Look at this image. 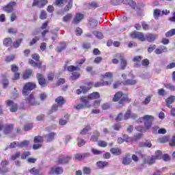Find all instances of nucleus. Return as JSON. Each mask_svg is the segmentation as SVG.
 Instances as JSON below:
<instances>
[{"instance_id": "1", "label": "nucleus", "mask_w": 175, "mask_h": 175, "mask_svg": "<svg viewBox=\"0 0 175 175\" xmlns=\"http://www.w3.org/2000/svg\"><path fill=\"white\" fill-rule=\"evenodd\" d=\"M141 157L143 159L144 163L152 165V163H155V161H157V159H162V152L161 150H158L156 152L155 155L152 156L151 158L144 154H142Z\"/></svg>"}, {"instance_id": "2", "label": "nucleus", "mask_w": 175, "mask_h": 175, "mask_svg": "<svg viewBox=\"0 0 175 175\" xmlns=\"http://www.w3.org/2000/svg\"><path fill=\"white\" fill-rule=\"evenodd\" d=\"M152 121H154V116L150 115H146L139 119V122H144L145 128L146 129H150V128H151Z\"/></svg>"}, {"instance_id": "3", "label": "nucleus", "mask_w": 175, "mask_h": 175, "mask_svg": "<svg viewBox=\"0 0 175 175\" xmlns=\"http://www.w3.org/2000/svg\"><path fill=\"white\" fill-rule=\"evenodd\" d=\"M66 3H68V5H66ZM55 5H56V6H62L63 5H66L64 10L65 12H68L69 9L72 8V0H56L55 1Z\"/></svg>"}, {"instance_id": "4", "label": "nucleus", "mask_w": 175, "mask_h": 175, "mask_svg": "<svg viewBox=\"0 0 175 175\" xmlns=\"http://www.w3.org/2000/svg\"><path fill=\"white\" fill-rule=\"evenodd\" d=\"M120 99L121 100H120ZM118 100H120V105H123L124 102H128V96H123L122 92H118L114 95L113 98V102H118Z\"/></svg>"}, {"instance_id": "5", "label": "nucleus", "mask_w": 175, "mask_h": 175, "mask_svg": "<svg viewBox=\"0 0 175 175\" xmlns=\"http://www.w3.org/2000/svg\"><path fill=\"white\" fill-rule=\"evenodd\" d=\"M36 88V84L33 83L28 82L25 83V85L23 87V94L25 96L28 95V94H29V92H31L32 90H35Z\"/></svg>"}, {"instance_id": "6", "label": "nucleus", "mask_w": 175, "mask_h": 175, "mask_svg": "<svg viewBox=\"0 0 175 175\" xmlns=\"http://www.w3.org/2000/svg\"><path fill=\"white\" fill-rule=\"evenodd\" d=\"M32 58H33V59H35V61H37V62L32 59H29V62L30 65L31 66H34L36 68H41L42 62H38V61H39V58H40L39 55H38V53H34L33 55H32Z\"/></svg>"}, {"instance_id": "7", "label": "nucleus", "mask_w": 175, "mask_h": 175, "mask_svg": "<svg viewBox=\"0 0 175 175\" xmlns=\"http://www.w3.org/2000/svg\"><path fill=\"white\" fill-rule=\"evenodd\" d=\"M81 102H82L83 105L78 104L75 106V108L77 109V110L84 109V107H91L92 106L91 104H90V101L87 100V97H81Z\"/></svg>"}, {"instance_id": "8", "label": "nucleus", "mask_w": 175, "mask_h": 175, "mask_svg": "<svg viewBox=\"0 0 175 175\" xmlns=\"http://www.w3.org/2000/svg\"><path fill=\"white\" fill-rule=\"evenodd\" d=\"M131 36L132 39H138L140 42L146 41V36L142 32L133 31L131 33Z\"/></svg>"}, {"instance_id": "9", "label": "nucleus", "mask_w": 175, "mask_h": 175, "mask_svg": "<svg viewBox=\"0 0 175 175\" xmlns=\"http://www.w3.org/2000/svg\"><path fill=\"white\" fill-rule=\"evenodd\" d=\"M29 146V141H23L21 143L18 142H13L10 144V148H16V147H20L21 148H23L24 147H28Z\"/></svg>"}, {"instance_id": "10", "label": "nucleus", "mask_w": 175, "mask_h": 175, "mask_svg": "<svg viewBox=\"0 0 175 175\" xmlns=\"http://www.w3.org/2000/svg\"><path fill=\"white\" fill-rule=\"evenodd\" d=\"M43 142V137L41 136H37L34 138L35 144L33 146V150H38V148H40L42 147V144L40 143Z\"/></svg>"}, {"instance_id": "11", "label": "nucleus", "mask_w": 175, "mask_h": 175, "mask_svg": "<svg viewBox=\"0 0 175 175\" xmlns=\"http://www.w3.org/2000/svg\"><path fill=\"white\" fill-rule=\"evenodd\" d=\"M3 129V132L5 135H8L13 131V125L12 124H6L5 126H3L2 123H0V131H2Z\"/></svg>"}, {"instance_id": "12", "label": "nucleus", "mask_w": 175, "mask_h": 175, "mask_svg": "<svg viewBox=\"0 0 175 175\" xmlns=\"http://www.w3.org/2000/svg\"><path fill=\"white\" fill-rule=\"evenodd\" d=\"M116 58L121 60L120 69L124 70L126 66V60L124 59V53H118L116 55Z\"/></svg>"}, {"instance_id": "13", "label": "nucleus", "mask_w": 175, "mask_h": 175, "mask_svg": "<svg viewBox=\"0 0 175 175\" xmlns=\"http://www.w3.org/2000/svg\"><path fill=\"white\" fill-rule=\"evenodd\" d=\"M6 105L10 107V110L12 113H16V111L18 109V107H17V104L14 103L12 100H7Z\"/></svg>"}, {"instance_id": "14", "label": "nucleus", "mask_w": 175, "mask_h": 175, "mask_svg": "<svg viewBox=\"0 0 175 175\" xmlns=\"http://www.w3.org/2000/svg\"><path fill=\"white\" fill-rule=\"evenodd\" d=\"M64 169L59 167H55L50 169L49 174H61L63 173Z\"/></svg>"}, {"instance_id": "15", "label": "nucleus", "mask_w": 175, "mask_h": 175, "mask_svg": "<svg viewBox=\"0 0 175 175\" xmlns=\"http://www.w3.org/2000/svg\"><path fill=\"white\" fill-rule=\"evenodd\" d=\"M44 5H47V0H34L33 6H38V8H43Z\"/></svg>"}, {"instance_id": "16", "label": "nucleus", "mask_w": 175, "mask_h": 175, "mask_svg": "<svg viewBox=\"0 0 175 175\" xmlns=\"http://www.w3.org/2000/svg\"><path fill=\"white\" fill-rule=\"evenodd\" d=\"M37 79L38 80V83L42 87H44L45 85H47V81H46V79H44V77H43V75L38 73L37 74Z\"/></svg>"}, {"instance_id": "17", "label": "nucleus", "mask_w": 175, "mask_h": 175, "mask_svg": "<svg viewBox=\"0 0 175 175\" xmlns=\"http://www.w3.org/2000/svg\"><path fill=\"white\" fill-rule=\"evenodd\" d=\"M83 18H84L83 14L81 13L77 14L72 21V24H79V23H80Z\"/></svg>"}, {"instance_id": "18", "label": "nucleus", "mask_w": 175, "mask_h": 175, "mask_svg": "<svg viewBox=\"0 0 175 175\" xmlns=\"http://www.w3.org/2000/svg\"><path fill=\"white\" fill-rule=\"evenodd\" d=\"M72 157L66 155H62L59 158V163H68Z\"/></svg>"}, {"instance_id": "19", "label": "nucleus", "mask_w": 175, "mask_h": 175, "mask_svg": "<svg viewBox=\"0 0 175 175\" xmlns=\"http://www.w3.org/2000/svg\"><path fill=\"white\" fill-rule=\"evenodd\" d=\"M13 6H16V2L10 3L7 6L4 7L3 10L7 13H10L13 11Z\"/></svg>"}, {"instance_id": "20", "label": "nucleus", "mask_w": 175, "mask_h": 175, "mask_svg": "<svg viewBox=\"0 0 175 175\" xmlns=\"http://www.w3.org/2000/svg\"><path fill=\"white\" fill-rule=\"evenodd\" d=\"M100 98V95H99V93L98 92H93L88 95L87 100H94V99H99Z\"/></svg>"}, {"instance_id": "21", "label": "nucleus", "mask_w": 175, "mask_h": 175, "mask_svg": "<svg viewBox=\"0 0 175 175\" xmlns=\"http://www.w3.org/2000/svg\"><path fill=\"white\" fill-rule=\"evenodd\" d=\"M175 100V96H171L169 98H167L165 100L166 103H167V107H169V109H172V103H173V102H174Z\"/></svg>"}, {"instance_id": "22", "label": "nucleus", "mask_w": 175, "mask_h": 175, "mask_svg": "<svg viewBox=\"0 0 175 175\" xmlns=\"http://www.w3.org/2000/svg\"><path fill=\"white\" fill-rule=\"evenodd\" d=\"M167 52V48L165 46H162L160 48L156 49L154 51L155 54H162V53Z\"/></svg>"}, {"instance_id": "23", "label": "nucleus", "mask_w": 175, "mask_h": 175, "mask_svg": "<svg viewBox=\"0 0 175 175\" xmlns=\"http://www.w3.org/2000/svg\"><path fill=\"white\" fill-rule=\"evenodd\" d=\"M136 117H137V116H136V114H135V113H131V111L130 110H128L126 112V113H125V115H124V120H128V119H129V118H136Z\"/></svg>"}, {"instance_id": "24", "label": "nucleus", "mask_w": 175, "mask_h": 175, "mask_svg": "<svg viewBox=\"0 0 175 175\" xmlns=\"http://www.w3.org/2000/svg\"><path fill=\"white\" fill-rule=\"evenodd\" d=\"M90 88H87L85 86L83 87H80L79 89L77 90V95H80V94L83 93V94H85V92H88V90H90Z\"/></svg>"}, {"instance_id": "25", "label": "nucleus", "mask_w": 175, "mask_h": 175, "mask_svg": "<svg viewBox=\"0 0 175 175\" xmlns=\"http://www.w3.org/2000/svg\"><path fill=\"white\" fill-rule=\"evenodd\" d=\"M86 157H90V153L77 154H75V159L81 161V159H84V158H86Z\"/></svg>"}, {"instance_id": "26", "label": "nucleus", "mask_w": 175, "mask_h": 175, "mask_svg": "<svg viewBox=\"0 0 175 175\" xmlns=\"http://www.w3.org/2000/svg\"><path fill=\"white\" fill-rule=\"evenodd\" d=\"M146 40L148 42H154L157 39V36L153 34H147L145 36Z\"/></svg>"}, {"instance_id": "27", "label": "nucleus", "mask_w": 175, "mask_h": 175, "mask_svg": "<svg viewBox=\"0 0 175 175\" xmlns=\"http://www.w3.org/2000/svg\"><path fill=\"white\" fill-rule=\"evenodd\" d=\"M96 165L98 169H103V167H105V166H109V163L106 161H98L97 162Z\"/></svg>"}, {"instance_id": "28", "label": "nucleus", "mask_w": 175, "mask_h": 175, "mask_svg": "<svg viewBox=\"0 0 175 175\" xmlns=\"http://www.w3.org/2000/svg\"><path fill=\"white\" fill-rule=\"evenodd\" d=\"M56 103H57L58 106H62L65 103V99L62 96H59L55 99Z\"/></svg>"}, {"instance_id": "29", "label": "nucleus", "mask_w": 175, "mask_h": 175, "mask_svg": "<svg viewBox=\"0 0 175 175\" xmlns=\"http://www.w3.org/2000/svg\"><path fill=\"white\" fill-rule=\"evenodd\" d=\"M110 151L113 155H121V150L118 148H113Z\"/></svg>"}, {"instance_id": "30", "label": "nucleus", "mask_w": 175, "mask_h": 175, "mask_svg": "<svg viewBox=\"0 0 175 175\" xmlns=\"http://www.w3.org/2000/svg\"><path fill=\"white\" fill-rule=\"evenodd\" d=\"M79 77H80V73L77 72H74L72 73V75L70 79L72 81H75V80H77Z\"/></svg>"}, {"instance_id": "31", "label": "nucleus", "mask_w": 175, "mask_h": 175, "mask_svg": "<svg viewBox=\"0 0 175 175\" xmlns=\"http://www.w3.org/2000/svg\"><path fill=\"white\" fill-rule=\"evenodd\" d=\"M164 87L167 88V90H170V91H175V86L172 83H164Z\"/></svg>"}, {"instance_id": "32", "label": "nucleus", "mask_w": 175, "mask_h": 175, "mask_svg": "<svg viewBox=\"0 0 175 175\" xmlns=\"http://www.w3.org/2000/svg\"><path fill=\"white\" fill-rule=\"evenodd\" d=\"M32 75V70H27L23 73V79L26 80V79H29L30 76Z\"/></svg>"}, {"instance_id": "33", "label": "nucleus", "mask_w": 175, "mask_h": 175, "mask_svg": "<svg viewBox=\"0 0 175 175\" xmlns=\"http://www.w3.org/2000/svg\"><path fill=\"white\" fill-rule=\"evenodd\" d=\"M28 102L32 106H35L36 105V102L35 101V98H33V95L31 94L28 98Z\"/></svg>"}, {"instance_id": "34", "label": "nucleus", "mask_w": 175, "mask_h": 175, "mask_svg": "<svg viewBox=\"0 0 175 175\" xmlns=\"http://www.w3.org/2000/svg\"><path fill=\"white\" fill-rule=\"evenodd\" d=\"M161 16H163L162 11L160 10L156 9L154 10V18H158V17H161Z\"/></svg>"}, {"instance_id": "35", "label": "nucleus", "mask_w": 175, "mask_h": 175, "mask_svg": "<svg viewBox=\"0 0 175 175\" xmlns=\"http://www.w3.org/2000/svg\"><path fill=\"white\" fill-rule=\"evenodd\" d=\"M12 42H13V41L12 40V38H5L4 40L3 44H4V46H6L7 47H9V46H10Z\"/></svg>"}, {"instance_id": "36", "label": "nucleus", "mask_w": 175, "mask_h": 175, "mask_svg": "<svg viewBox=\"0 0 175 175\" xmlns=\"http://www.w3.org/2000/svg\"><path fill=\"white\" fill-rule=\"evenodd\" d=\"M111 82H97L94 84V87H102L103 85H109V84H111Z\"/></svg>"}, {"instance_id": "37", "label": "nucleus", "mask_w": 175, "mask_h": 175, "mask_svg": "<svg viewBox=\"0 0 175 175\" xmlns=\"http://www.w3.org/2000/svg\"><path fill=\"white\" fill-rule=\"evenodd\" d=\"M136 83V80L133 79H129L124 82V85H133Z\"/></svg>"}, {"instance_id": "38", "label": "nucleus", "mask_w": 175, "mask_h": 175, "mask_svg": "<svg viewBox=\"0 0 175 175\" xmlns=\"http://www.w3.org/2000/svg\"><path fill=\"white\" fill-rule=\"evenodd\" d=\"M66 48V43L65 42H62L60 43V46L57 47V50L58 52L62 51V50H65Z\"/></svg>"}, {"instance_id": "39", "label": "nucleus", "mask_w": 175, "mask_h": 175, "mask_svg": "<svg viewBox=\"0 0 175 175\" xmlns=\"http://www.w3.org/2000/svg\"><path fill=\"white\" fill-rule=\"evenodd\" d=\"M72 14H68L63 18V21L64 23H68V21H70L72 19Z\"/></svg>"}, {"instance_id": "40", "label": "nucleus", "mask_w": 175, "mask_h": 175, "mask_svg": "<svg viewBox=\"0 0 175 175\" xmlns=\"http://www.w3.org/2000/svg\"><path fill=\"white\" fill-rule=\"evenodd\" d=\"M54 136H55L54 133H50L48 135H46V142H49L53 141Z\"/></svg>"}, {"instance_id": "41", "label": "nucleus", "mask_w": 175, "mask_h": 175, "mask_svg": "<svg viewBox=\"0 0 175 175\" xmlns=\"http://www.w3.org/2000/svg\"><path fill=\"white\" fill-rule=\"evenodd\" d=\"M113 77V73L111 72H106L105 75L103 76V79L105 80H109Z\"/></svg>"}, {"instance_id": "42", "label": "nucleus", "mask_w": 175, "mask_h": 175, "mask_svg": "<svg viewBox=\"0 0 175 175\" xmlns=\"http://www.w3.org/2000/svg\"><path fill=\"white\" fill-rule=\"evenodd\" d=\"M131 138H124L122 139V137H119L118 139V143H119V144H121L122 143H124V142H126L127 143L131 142Z\"/></svg>"}, {"instance_id": "43", "label": "nucleus", "mask_w": 175, "mask_h": 175, "mask_svg": "<svg viewBox=\"0 0 175 175\" xmlns=\"http://www.w3.org/2000/svg\"><path fill=\"white\" fill-rule=\"evenodd\" d=\"M68 72H75V70H80V68L75 66H70L68 67Z\"/></svg>"}, {"instance_id": "44", "label": "nucleus", "mask_w": 175, "mask_h": 175, "mask_svg": "<svg viewBox=\"0 0 175 175\" xmlns=\"http://www.w3.org/2000/svg\"><path fill=\"white\" fill-rule=\"evenodd\" d=\"M132 162V159L129 157H124L122 161L123 165H129Z\"/></svg>"}, {"instance_id": "45", "label": "nucleus", "mask_w": 175, "mask_h": 175, "mask_svg": "<svg viewBox=\"0 0 175 175\" xmlns=\"http://www.w3.org/2000/svg\"><path fill=\"white\" fill-rule=\"evenodd\" d=\"M173 35H175V29H172L165 33L167 38H170V36H173Z\"/></svg>"}, {"instance_id": "46", "label": "nucleus", "mask_w": 175, "mask_h": 175, "mask_svg": "<svg viewBox=\"0 0 175 175\" xmlns=\"http://www.w3.org/2000/svg\"><path fill=\"white\" fill-rule=\"evenodd\" d=\"M89 25L91 28H95V27L98 25V22L96 21V20L91 21L89 23Z\"/></svg>"}, {"instance_id": "47", "label": "nucleus", "mask_w": 175, "mask_h": 175, "mask_svg": "<svg viewBox=\"0 0 175 175\" xmlns=\"http://www.w3.org/2000/svg\"><path fill=\"white\" fill-rule=\"evenodd\" d=\"M99 133H96V135L92 136L90 140L91 142H98V137H99Z\"/></svg>"}, {"instance_id": "48", "label": "nucleus", "mask_w": 175, "mask_h": 175, "mask_svg": "<svg viewBox=\"0 0 175 175\" xmlns=\"http://www.w3.org/2000/svg\"><path fill=\"white\" fill-rule=\"evenodd\" d=\"M21 42H23V38L18 39L16 42H14V47L17 49L21 44Z\"/></svg>"}, {"instance_id": "49", "label": "nucleus", "mask_w": 175, "mask_h": 175, "mask_svg": "<svg viewBox=\"0 0 175 175\" xmlns=\"http://www.w3.org/2000/svg\"><path fill=\"white\" fill-rule=\"evenodd\" d=\"M123 3H128L129 5H130V6H135V5H136L135 3L133 2V1L132 0H124L123 1Z\"/></svg>"}, {"instance_id": "50", "label": "nucleus", "mask_w": 175, "mask_h": 175, "mask_svg": "<svg viewBox=\"0 0 175 175\" xmlns=\"http://www.w3.org/2000/svg\"><path fill=\"white\" fill-rule=\"evenodd\" d=\"M94 35L96 38H98V39H103V34L100 31H95Z\"/></svg>"}, {"instance_id": "51", "label": "nucleus", "mask_w": 175, "mask_h": 175, "mask_svg": "<svg viewBox=\"0 0 175 175\" xmlns=\"http://www.w3.org/2000/svg\"><path fill=\"white\" fill-rule=\"evenodd\" d=\"M40 40V38L38 36L35 37L34 38L32 39L31 42H30L29 45L33 46V44H35V43H36V42H38Z\"/></svg>"}, {"instance_id": "52", "label": "nucleus", "mask_w": 175, "mask_h": 175, "mask_svg": "<svg viewBox=\"0 0 175 175\" xmlns=\"http://www.w3.org/2000/svg\"><path fill=\"white\" fill-rule=\"evenodd\" d=\"M33 128L32 123L27 124L25 126L24 129L25 131H31Z\"/></svg>"}, {"instance_id": "53", "label": "nucleus", "mask_w": 175, "mask_h": 175, "mask_svg": "<svg viewBox=\"0 0 175 175\" xmlns=\"http://www.w3.org/2000/svg\"><path fill=\"white\" fill-rule=\"evenodd\" d=\"M98 145L99 147H107V142L105 141H99L98 143Z\"/></svg>"}, {"instance_id": "54", "label": "nucleus", "mask_w": 175, "mask_h": 175, "mask_svg": "<svg viewBox=\"0 0 175 175\" xmlns=\"http://www.w3.org/2000/svg\"><path fill=\"white\" fill-rule=\"evenodd\" d=\"M46 17H47V14L46 13V12L42 11L40 16V18H41V20H44L45 18H46Z\"/></svg>"}, {"instance_id": "55", "label": "nucleus", "mask_w": 175, "mask_h": 175, "mask_svg": "<svg viewBox=\"0 0 175 175\" xmlns=\"http://www.w3.org/2000/svg\"><path fill=\"white\" fill-rule=\"evenodd\" d=\"M85 144V141L84 139H78V146L79 147H81Z\"/></svg>"}, {"instance_id": "56", "label": "nucleus", "mask_w": 175, "mask_h": 175, "mask_svg": "<svg viewBox=\"0 0 175 175\" xmlns=\"http://www.w3.org/2000/svg\"><path fill=\"white\" fill-rule=\"evenodd\" d=\"M92 152L94 154V155H99L102 154V152L100 150H98L94 148H92Z\"/></svg>"}, {"instance_id": "57", "label": "nucleus", "mask_w": 175, "mask_h": 175, "mask_svg": "<svg viewBox=\"0 0 175 175\" xmlns=\"http://www.w3.org/2000/svg\"><path fill=\"white\" fill-rule=\"evenodd\" d=\"M14 58H15L14 55L8 56L5 58V61H6V62H12V61H13L14 59Z\"/></svg>"}, {"instance_id": "58", "label": "nucleus", "mask_w": 175, "mask_h": 175, "mask_svg": "<svg viewBox=\"0 0 175 175\" xmlns=\"http://www.w3.org/2000/svg\"><path fill=\"white\" fill-rule=\"evenodd\" d=\"M83 174H90V173H91V169L85 167L83 168Z\"/></svg>"}, {"instance_id": "59", "label": "nucleus", "mask_w": 175, "mask_h": 175, "mask_svg": "<svg viewBox=\"0 0 175 175\" xmlns=\"http://www.w3.org/2000/svg\"><path fill=\"white\" fill-rule=\"evenodd\" d=\"M31 155V153L29 152H25L22 155L21 158L22 159H25V158L29 157Z\"/></svg>"}, {"instance_id": "60", "label": "nucleus", "mask_w": 175, "mask_h": 175, "mask_svg": "<svg viewBox=\"0 0 175 175\" xmlns=\"http://www.w3.org/2000/svg\"><path fill=\"white\" fill-rule=\"evenodd\" d=\"M47 44H46V42H42L40 46V49L42 51H44V50H46V47Z\"/></svg>"}, {"instance_id": "61", "label": "nucleus", "mask_w": 175, "mask_h": 175, "mask_svg": "<svg viewBox=\"0 0 175 175\" xmlns=\"http://www.w3.org/2000/svg\"><path fill=\"white\" fill-rule=\"evenodd\" d=\"M170 146L172 147L175 146V135L172 136V139L170 141Z\"/></svg>"}, {"instance_id": "62", "label": "nucleus", "mask_w": 175, "mask_h": 175, "mask_svg": "<svg viewBox=\"0 0 175 175\" xmlns=\"http://www.w3.org/2000/svg\"><path fill=\"white\" fill-rule=\"evenodd\" d=\"M162 159H163L165 162H167V161H170V157H169L167 154H164L163 156H161Z\"/></svg>"}, {"instance_id": "63", "label": "nucleus", "mask_w": 175, "mask_h": 175, "mask_svg": "<svg viewBox=\"0 0 175 175\" xmlns=\"http://www.w3.org/2000/svg\"><path fill=\"white\" fill-rule=\"evenodd\" d=\"M30 173L33 175L39 174V170L33 168L30 170Z\"/></svg>"}, {"instance_id": "64", "label": "nucleus", "mask_w": 175, "mask_h": 175, "mask_svg": "<svg viewBox=\"0 0 175 175\" xmlns=\"http://www.w3.org/2000/svg\"><path fill=\"white\" fill-rule=\"evenodd\" d=\"M102 57H97L94 59V64H100L102 62Z\"/></svg>"}]
</instances>
